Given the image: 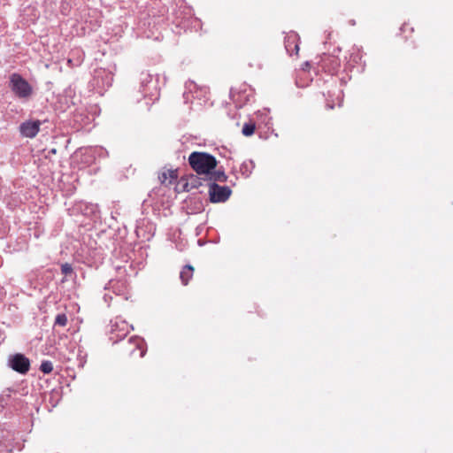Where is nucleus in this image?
I'll return each mask as SVG.
<instances>
[{"mask_svg": "<svg viewBox=\"0 0 453 453\" xmlns=\"http://www.w3.org/2000/svg\"><path fill=\"white\" fill-rule=\"evenodd\" d=\"M188 162L191 167L198 174L208 175L211 171L214 170L217 166L216 158L204 152H193L188 157Z\"/></svg>", "mask_w": 453, "mask_h": 453, "instance_id": "obj_1", "label": "nucleus"}, {"mask_svg": "<svg viewBox=\"0 0 453 453\" xmlns=\"http://www.w3.org/2000/svg\"><path fill=\"white\" fill-rule=\"evenodd\" d=\"M211 201L213 203H221L228 199L231 195V189L226 186H219L211 184L209 189Z\"/></svg>", "mask_w": 453, "mask_h": 453, "instance_id": "obj_2", "label": "nucleus"}, {"mask_svg": "<svg viewBox=\"0 0 453 453\" xmlns=\"http://www.w3.org/2000/svg\"><path fill=\"white\" fill-rule=\"evenodd\" d=\"M9 365L15 372L26 373L28 371V358L22 354H15L9 357Z\"/></svg>", "mask_w": 453, "mask_h": 453, "instance_id": "obj_3", "label": "nucleus"}, {"mask_svg": "<svg viewBox=\"0 0 453 453\" xmlns=\"http://www.w3.org/2000/svg\"><path fill=\"white\" fill-rule=\"evenodd\" d=\"M11 86L19 96L25 97L28 95V83L19 74L13 73L11 76Z\"/></svg>", "mask_w": 453, "mask_h": 453, "instance_id": "obj_4", "label": "nucleus"}, {"mask_svg": "<svg viewBox=\"0 0 453 453\" xmlns=\"http://www.w3.org/2000/svg\"><path fill=\"white\" fill-rule=\"evenodd\" d=\"M194 268L191 265H186L180 272V277L184 285H187L189 279L193 276Z\"/></svg>", "mask_w": 453, "mask_h": 453, "instance_id": "obj_5", "label": "nucleus"}, {"mask_svg": "<svg viewBox=\"0 0 453 453\" xmlns=\"http://www.w3.org/2000/svg\"><path fill=\"white\" fill-rule=\"evenodd\" d=\"M210 180L214 181H220L224 182L226 180V175L223 171H211V173L208 174Z\"/></svg>", "mask_w": 453, "mask_h": 453, "instance_id": "obj_6", "label": "nucleus"}, {"mask_svg": "<svg viewBox=\"0 0 453 453\" xmlns=\"http://www.w3.org/2000/svg\"><path fill=\"white\" fill-rule=\"evenodd\" d=\"M42 122L39 120L30 122V138L35 136L40 131Z\"/></svg>", "mask_w": 453, "mask_h": 453, "instance_id": "obj_7", "label": "nucleus"}, {"mask_svg": "<svg viewBox=\"0 0 453 453\" xmlns=\"http://www.w3.org/2000/svg\"><path fill=\"white\" fill-rule=\"evenodd\" d=\"M67 324V317L64 313L58 314L55 319V326H65Z\"/></svg>", "mask_w": 453, "mask_h": 453, "instance_id": "obj_8", "label": "nucleus"}, {"mask_svg": "<svg viewBox=\"0 0 453 453\" xmlns=\"http://www.w3.org/2000/svg\"><path fill=\"white\" fill-rule=\"evenodd\" d=\"M40 370L43 372V373H50L52 372L53 370V365L50 361H43L42 364H41V366H40Z\"/></svg>", "mask_w": 453, "mask_h": 453, "instance_id": "obj_9", "label": "nucleus"}, {"mask_svg": "<svg viewBox=\"0 0 453 453\" xmlns=\"http://www.w3.org/2000/svg\"><path fill=\"white\" fill-rule=\"evenodd\" d=\"M255 125L254 124H245L242 127V133L245 136H250L254 134Z\"/></svg>", "mask_w": 453, "mask_h": 453, "instance_id": "obj_10", "label": "nucleus"}, {"mask_svg": "<svg viewBox=\"0 0 453 453\" xmlns=\"http://www.w3.org/2000/svg\"><path fill=\"white\" fill-rule=\"evenodd\" d=\"M61 272L62 273H64L65 275H69L73 273V267L70 264H63L61 265Z\"/></svg>", "mask_w": 453, "mask_h": 453, "instance_id": "obj_11", "label": "nucleus"}, {"mask_svg": "<svg viewBox=\"0 0 453 453\" xmlns=\"http://www.w3.org/2000/svg\"><path fill=\"white\" fill-rule=\"evenodd\" d=\"M20 133L22 136L28 137V121H25L20 125Z\"/></svg>", "mask_w": 453, "mask_h": 453, "instance_id": "obj_12", "label": "nucleus"}, {"mask_svg": "<svg viewBox=\"0 0 453 453\" xmlns=\"http://www.w3.org/2000/svg\"><path fill=\"white\" fill-rule=\"evenodd\" d=\"M131 341H132V342H134V344H136V346H137L139 349H141V345H142V339H140V338H134V339H133V338H132V339H131Z\"/></svg>", "mask_w": 453, "mask_h": 453, "instance_id": "obj_13", "label": "nucleus"}, {"mask_svg": "<svg viewBox=\"0 0 453 453\" xmlns=\"http://www.w3.org/2000/svg\"><path fill=\"white\" fill-rule=\"evenodd\" d=\"M159 179L161 180L162 183H165L166 179H167V173H163L161 174V176H159Z\"/></svg>", "mask_w": 453, "mask_h": 453, "instance_id": "obj_14", "label": "nucleus"}, {"mask_svg": "<svg viewBox=\"0 0 453 453\" xmlns=\"http://www.w3.org/2000/svg\"><path fill=\"white\" fill-rule=\"evenodd\" d=\"M168 174H169V176H170V178H171V179H174V178H176L175 172H173V171H169V172H168Z\"/></svg>", "mask_w": 453, "mask_h": 453, "instance_id": "obj_15", "label": "nucleus"}, {"mask_svg": "<svg viewBox=\"0 0 453 453\" xmlns=\"http://www.w3.org/2000/svg\"><path fill=\"white\" fill-rule=\"evenodd\" d=\"M143 356H144V350H142L140 353V357H143Z\"/></svg>", "mask_w": 453, "mask_h": 453, "instance_id": "obj_16", "label": "nucleus"}]
</instances>
